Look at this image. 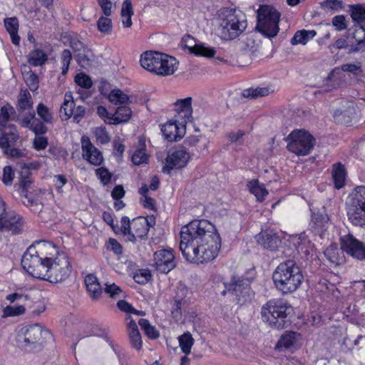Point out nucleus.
<instances>
[{
    "mask_svg": "<svg viewBox=\"0 0 365 365\" xmlns=\"http://www.w3.org/2000/svg\"><path fill=\"white\" fill-rule=\"evenodd\" d=\"M221 247V238L214 225L206 220H193L181 228L180 250L190 263L213 260Z\"/></svg>",
    "mask_w": 365,
    "mask_h": 365,
    "instance_id": "f257e3e1",
    "label": "nucleus"
},
{
    "mask_svg": "<svg viewBox=\"0 0 365 365\" xmlns=\"http://www.w3.org/2000/svg\"><path fill=\"white\" fill-rule=\"evenodd\" d=\"M43 250L48 251L46 257V267L43 279L51 283H59L65 281L72 271L71 262L63 252H59L53 244H45Z\"/></svg>",
    "mask_w": 365,
    "mask_h": 365,
    "instance_id": "f03ea898",
    "label": "nucleus"
},
{
    "mask_svg": "<svg viewBox=\"0 0 365 365\" xmlns=\"http://www.w3.org/2000/svg\"><path fill=\"white\" fill-rule=\"evenodd\" d=\"M220 36L224 41L239 37L247 26L245 13L237 9L222 8L218 11Z\"/></svg>",
    "mask_w": 365,
    "mask_h": 365,
    "instance_id": "7ed1b4c3",
    "label": "nucleus"
},
{
    "mask_svg": "<svg viewBox=\"0 0 365 365\" xmlns=\"http://www.w3.org/2000/svg\"><path fill=\"white\" fill-rule=\"evenodd\" d=\"M272 279L277 289L284 294L296 291L304 279L299 267L294 260L280 263L273 273Z\"/></svg>",
    "mask_w": 365,
    "mask_h": 365,
    "instance_id": "20e7f679",
    "label": "nucleus"
},
{
    "mask_svg": "<svg viewBox=\"0 0 365 365\" xmlns=\"http://www.w3.org/2000/svg\"><path fill=\"white\" fill-rule=\"evenodd\" d=\"M45 244L51 242H38L36 245L30 246L24 252L21 259L22 267L35 278L43 279L46 267V257L48 251L43 250Z\"/></svg>",
    "mask_w": 365,
    "mask_h": 365,
    "instance_id": "39448f33",
    "label": "nucleus"
},
{
    "mask_svg": "<svg viewBox=\"0 0 365 365\" xmlns=\"http://www.w3.org/2000/svg\"><path fill=\"white\" fill-rule=\"evenodd\" d=\"M345 206L349 221L355 226H365V185L356 186L353 190Z\"/></svg>",
    "mask_w": 365,
    "mask_h": 365,
    "instance_id": "423d86ee",
    "label": "nucleus"
},
{
    "mask_svg": "<svg viewBox=\"0 0 365 365\" xmlns=\"http://www.w3.org/2000/svg\"><path fill=\"white\" fill-rule=\"evenodd\" d=\"M279 12L269 5L260 6L257 10V24L256 29L264 36L273 38L279 31Z\"/></svg>",
    "mask_w": 365,
    "mask_h": 365,
    "instance_id": "0eeeda50",
    "label": "nucleus"
},
{
    "mask_svg": "<svg viewBox=\"0 0 365 365\" xmlns=\"http://www.w3.org/2000/svg\"><path fill=\"white\" fill-rule=\"evenodd\" d=\"M288 306L282 300H269L261 309L262 319L269 327L276 329L285 327Z\"/></svg>",
    "mask_w": 365,
    "mask_h": 365,
    "instance_id": "6e6552de",
    "label": "nucleus"
},
{
    "mask_svg": "<svg viewBox=\"0 0 365 365\" xmlns=\"http://www.w3.org/2000/svg\"><path fill=\"white\" fill-rule=\"evenodd\" d=\"M289 138L287 149L297 155H307L314 148L315 139L305 130H294Z\"/></svg>",
    "mask_w": 365,
    "mask_h": 365,
    "instance_id": "1a4fd4ad",
    "label": "nucleus"
},
{
    "mask_svg": "<svg viewBox=\"0 0 365 365\" xmlns=\"http://www.w3.org/2000/svg\"><path fill=\"white\" fill-rule=\"evenodd\" d=\"M47 334H49L48 330L43 329L40 324L29 325L19 331L16 341L19 346L24 348L35 346L40 342L43 336Z\"/></svg>",
    "mask_w": 365,
    "mask_h": 365,
    "instance_id": "9d476101",
    "label": "nucleus"
},
{
    "mask_svg": "<svg viewBox=\"0 0 365 365\" xmlns=\"http://www.w3.org/2000/svg\"><path fill=\"white\" fill-rule=\"evenodd\" d=\"M23 217L14 211L6 212V203L0 197V231H8L13 234L23 230Z\"/></svg>",
    "mask_w": 365,
    "mask_h": 365,
    "instance_id": "9b49d317",
    "label": "nucleus"
},
{
    "mask_svg": "<svg viewBox=\"0 0 365 365\" xmlns=\"http://www.w3.org/2000/svg\"><path fill=\"white\" fill-rule=\"evenodd\" d=\"M85 107L76 106L72 95L66 93L60 109V116L62 120H67L73 117V121L78 123L85 117Z\"/></svg>",
    "mask_w": 365,
    "mask_h": 365,
    "instance_id": "f8f14e48",
    "label": "nucleus"
},
{
    "mask_svg": "<svg viewBox=\"0 0 365 365\" xmlns=\"http://www.w3.org/2000/svg\"><path fill=\"white\" fill-rule=\"evenodd\" d=\"M250 287L247 280L232 278L231 282L226 286V292L231 294L233 301L240 304H245L250 299Z\"/></svg>",
    "mask_w": 365,
    "mask_h": 365,
    "instance_id": "ddd939ff",
    "label": "nucleus"
},
{
    "mask_svg": "<svg viewBox=\"0 0 365 365\" xmlns=\"http://www.w3.org/2000/svg\"><path fill=\"white\" fill-rule=\"evenodd\" d=\"M190 160V153L184 148L179 147L171 150L167 155L163 170L170 173L173 169H182L187 165Z\"/></svg>",
    "mask_w": 365,
    "mask_h": 365,
    "instance_id": "4468645a",
    "label": "nucleus"
},
{
    "mask_svg": "<svg viewBox=\"0 0 365 365\" xmlns=\"http://www.w3.org/2000/svg\"><path fill=\"white\" fill-rule=\"evenodd\" d=\"M155 223V220L152 217L150 220L143 217L134 219L131 222L132 229L128 237V240L135 242L138 240H142L146 238L149 227Z\"/></svg>",
    "mask_w": 365,
    "mask_h": 365,
    "instance_id": "2eb2a0df",
    "label": "nucleus"
},
{
    "mask_svg": "<svg viewBox=\"0 0 365 365\" xmlns=\"http://www.w3.org/2000/svg\"><path fill=\"white\" fill-rule=\"evenodd\" d=\"M341 249L347 254L358 259H365V245L356 239L352 235L348 234L341 237Z\"/></svg>",
    "mask_w": 365,
    "mask_h": 365,
    "instance_id": "dca6fc26",
    "label": "nucleus"
},
{
    "mask_svg": "<svg viewBox=\"0 0 365 365\" xmlns=\"http://www.w3.org/2000/svg\"><path fill=\"white\" fill-rule=\"evenodd\" d=\"M185 121L175 118L169 120L162 127V132L165 139L169 141H178L185 133Z\"/></svg>",
    "mask_w": 365,
    "mask_h": 365,
    "instance_id": "f3484780",
    "label": "nucleus"
},
{
    "mask_svg": "<svg viewBox=\"0 0 365 365\" xmlns=\"http://www.w3.org/2000/svg\"><path fill=\"white\" fill-rule=\"evenodd\" d=\"M154 266L158 272L167 274L175 268L174 255L170 250H161L154 254Z\"/></svg>",
    "mask_w": 365,
    "mask_h": 365,
    "instance_id": "a211bd4d",
    "label": "nucleus"
},
{
    "mask_svg": "<svg viewBox=\"0 0 365 365\" xmlns=\"http://www.w3.org/2000/svg\"><path fill=\"white\" fill-rule=\"evenodd\" d=\"M81 148L82 156L84 160L95 166L102 164L103 162L102 153L91 143L88 138L82 137Z\"/></svg>",
    "mask_w": 365,
    "mask_h": 365,
    "instance_id": "6ab92c4d",
    "label": "nucleus"
},
{
    "mask_svg": "<svg viewBox=\"0 0 365 365\" xmlns=\"http://www.w3.org/2000/svg\"><path fill=\"white\" fill-rule=\"evenodd\" d=\"M19 138V135L14 125L9 124L8 127L0 128V148L3 150L14 146Z\"/></svg>",
    "mask_w": 365,
    "mask_h": 365,
    "instance_id": "aec40b11",
    "label": "nucleus"
},
{
    "mask_svg": "<svg viewBox=\"0 0 365 365\" xmlns=\"http://www.w3.org/2000/svg\"><path fill=\"white\" fill-rule=\"evenodd\" d=\"M257 241L263 248L274 250L280 242L277 235L272 230H266L257 235Z\"/></svg>",
    "mask_w": 365,
    "mask_h": 365,
    "instance_id": "412c9836",
    "label": "nucleus"
},
{
    "mask_svg": "<svg viewBox=\"0 0 365 365\" xmlns=\"http://www.w3.org/2000/svg\"><path fill=\"white\" fill-rule=\"evenodd\" d=\"M178 68L177 60L170 56L164 54L160 58L155 74L159 76H170L174 73Z\"/></svg>",
    "mask_w": 365,
    "mask_h": 365,
    "instance_id": "4be33fe9",
    "label": "nucleus"
},
{
    "mask_svg": "<svg viewBox=\"0 0 365 365\" xmlns=\"http://www.w3.org/2000/svg\"><path fill=\"white\" fill-rule=\"evenodd\" d=\"M192 98L187 97L184 99H180L175 103V110L178 115L175 118L180 120H185L187 123L192 118Z\"/></svg>",
    "mask_w": 365,
    "mask_h": 365,
    "instance_id": "5701e85b",
    "label": "nucleus"
},
{
    "mask_svg": "<svg viewBox=\"0 0 365 365\" xmlns=\"http://www.w3.org/2000/svg\"><path fill=\"white\" fill-rule=\"evenodd\" d=\"M163 53L156 51H145L140 57V65L145 69L156 73V70L158 66L160 58H162Z\"/></svg>",
    "mask_w": 365,
    "mask_h": 365,
    "instance_id": "b1692460",
    "label": "nucleus"
},
{
    "mask_svg": "<svg viewBox=\"0 0 365 365\" xmlns=\"http://www.w3.org/2000/svg\"><path fill=\"white\" fill-rule=\"evenodd\" d=\"M126 322L128 334L131 346L136 350L140 351L142 348L143 341L137 324L131 317H128Z\"/></svg>",
    "mask_w": 365,
    "mask_h": 365,
    "instance_id": "393cba45",
    "label": "nucleus"
},
{
    "mask_svg": "<svg viewBox=\"0 0 365 365\" xmlns=\"http://www.w3.org/2000/svg\"><path fill=\"white\" fill-rule=\"evenodd\" d=\"M85 284L89 296L93 300H98L101 297L103 289L96 275L89 274L86 276Z\"/></svg>",
    "mask_w": 365,
    "mask_h": 365,
    "instance_id": "a878e982",
    "label": "nucleus"
},
{
    "mask_svg": "<svg viewBox=\"0 0 365 365\" xmlns=\"http://www.w3.org/2000/svg\"><path fill=\"white\" fill-rule=\"evenodd\" d=\"M344 82V76L339 68H334L324 80L327 91H331L341 87Z\"/></svg>",
    "mask_w": 365,
    "mask_h": 365,
    "instance_id": "bb28decb",
    "label": "nucleus"
},
{
    "mask_svg": "<svg viewBox=\"0 0 365 365\" xmlns=\"http://www.w3.org/2000/svg\"><path fill=\"white\" fill-rule=\"evenodd\" d=\"M133 14L131 0H124L120 11V19L125 28H130L132 26L133 22L131 18Z\"/></svg>",
    "mask_w": 365,
    "mask_h": 365,
    "instance_id": "cd10ccee",
    "label": "nucleus"
},
{
    "mask_svg": "<svg viewBox=\"0 0 365 365\" xmlns=\"http://www.w3.org/2000/svg\"><path fill=\"white\" fill-rule=\"evenodd\" d=\"M324 255L327 259L334 264H340L344 262V250L336 245L328 247L324 251Z\"/></svg>",
    "mask_w": 365,
    "mask_h": 365,
    "instance_id": "c85d7f7f",
    "label": "nucleus"
},
{
    "mask_svg": "<svg viewBox=\"0 0 365 365\" xmlns=\"http://www.w3.org/2000/svg\"><path fill=\"white\" fill-rule=\"evenodd\" d=\"M247 187L249 191L256 197L257 200L259 202L263 201L269 193L264 185L260 184L257 179L249 181Z\"/></svg>",
    "mask_w": 365,
    "mask_h": 365,
    "instance_id": "c756f323",
    "label": "nucleus"
},
{
    "mask_svg": "<svg viewBox=\"0 0 365 365\" xmlns=\"http://www.w3.org/2000/svg\"><path fill=\"white\" fill-rule=\"evenodd\" d=\"M4 26L9 33L11 41L15 45H19L20 37L18 35L19 21L16 17L7 18L4 19Z\"/></svg>",
    "mask_w": 365,
    "mask_h": 365,
    "instance_id": "7c9ffc66",
    "label": "nucleus"
},
{
    "mask_svg": "<svg viewBox=\"0 0 365 365\" xmlns=\"http://www.w3.org/2000/svg\"><path fill=\"white\" fill-rule=\"evenodd\" d=\"M317 33L314 30H299L297 31L294 36L291 39V43L292 45H305L307 42L312 39Z\"/></svg>",
    "mask_w": 365,
    "mask_h": 365,
    "instance_id": "2f4dec72",
    "label": "nucleus"
},
{
    "mask_svg": "<svg viewBox=\"0 0 365 365\" xmlns=\"http://www.w3.org/2000/svg\"><path fill=\"white\" fill-rule=\"evenodd\" d=\"M47 59V54L39 48L31 51L28 55V62L34 66H40L43 65Z\"/></svg>",
    "mask_w": 365,
    "mask_h": 365,
    "instance_id": "473e14b6",
    "label": "nucleus"
},
{
    "mask_svg": "<svg viewBox=\"0 0 365 365\" xmlns=\"http://www.w3.org/2000/svg\"><path fill=\"white\" fill-rule=\"evenodd\" d=\"M345 177L346 172L344 167L341 163L334 165L332 178L334 180V187L336 189H340L344 185Z\"/></svg>",
    "mask_w": 365,
    "mask_h": 365,
    "instance_id": "72a5a7b5",
    "label": "nucleus"
},
{
    "mask_svg": "<svg viewBox=\"0 0 365 365\" xmlns=\"http://www.w3.org/2000/svg\"><path fill=\"white\" fill-rule=\"evenodd\" d=\"M273 90L269 87H257L245 89L242 91L245 98H257L258 97L267 96L272 93Z\"/></svg>",
    "mask_w": 365,
    "mask_h": 365,
    "instance_id": "f704fd0d",
    "label": "nucleus"
},
{
    "mask_svg": "<svg viewBox=\"0 0 365 365\" xmlns=\"http://www.w3.org/2000/svg\"><path fill=\"white\" fill-rule=\"evenodd\" d=\"M33 99L27 90H22L18 99L17 108L19 111H24L33 107Z\"/></svg>",
    "mask_w": 365,
    "mask_h": 365,
    "instance_id": "c9c22d12",
    "label": "nucleus"
},
{
    "mask_svg": "<svg viewBox=\"0 0 365 365\" xmlns=\"http://www.w3.org/2000/svg\"><path fill=\"white\" fill-rule=\"evenodd\" d=\"M132 114L131 109L128 106H120L113 115L114 123L118 124L128 121Z\"/></svg>",
    "mask_w": 365,
    "mask_h": 365,
    "instance_id": "e433bc0d",
    "label": "nucleus"
},
{
    "mask_svg": "<svg viewBox=\"0 0 365 365\" xmlns=\"http://www.w3.org/2000/svg\"><path fill=\"white\" fill-rule=\"evenodd\" d=\"M190 53L197 56L205 57H213L216 53L214 48L205 46L204 44H195L193 46L189 47Z\"/></svg>",
    "mask_w": 365,
    "mask_h": 365,
    "instance_id": "4c0bfd02",
    "label": "nucleus"
},
{
    "mask_svg": "<svg viewBox=\"0 0 365 365\" xmlns=\"http://www.w3.org/2000/svg\"><path fill=\"white\" fill-rule=\"evenodd\" d=\"M138 324L145 334L151 339H156L159 337V331L153 326L148 319H140Z\"/></svg>",
    "mask_w": 365,
    "mask_h": 365,
    "instance_id": "58836bf2",
    "label": "nucleus"
},
{
    "mask_svg": "<svg viewBox=\"0 0 365 365\" xmlns=\"http://www.w3.org/2000/svg\"><path fill=\"white\" fill-rule=\"evenodd\" d=\"M36 113L45 123L51 124L53 120V115L49 108L43 103H39L36 106Z\"/></svg>",
    "mask_w": 365,
    "mask_h": 365,
    "instance_id": "ea45409f",
    "label": "nucleus"
},
{
    "mask_svg": "<svg viewBox=\"0 0 365 365\" xmlns=\"http://www.w3.org/2000/svg\"><path fill=\"white\" fill-rule=\"evenodd\" d=\"M91 51L87 48L78 52V53L74 54L78 65L83 68H88L91 66Z\"/></svg>",
    "mask_w": 365,
    "mask_h": 365,
    "instance_id": "a19ab883",
    "label": "nucleus"
},
{
    "mask_svg": "<svg viewBox=\"0 0 365 365\" xmlns=\"http://www.w3.org/2000/svg\"><path fill=\"white\" fill-rule=\"evenodd\" d=\"M193 343L194 339L189 332L185 333L179 337L180 346L185 354L190 353Z\"/></svg>",
    "mask_w": 365,
    "mask_h": 365,
    "instance_id": "79ce46f5",
    "label": "nucleus"
},
{
    "mask_svg": "<svg viewBox=\"0 0 365 365\" xmlns=\"http://www.w3.org/2000/svg\"><path fill=\"white\" fill-rule=\"evenodd\" d=\"M97 28L101 33L110 34L113 30L112 20L108 16H101L97 21Z\"/></svg>",
    "mask_w": 365,
    "mask_h": 365,
    "instance_id": "37998d69",
    "label": "nucleus"
},
{
    "mask_svg": "<svg viewBox=\"0 0 365 365\" xmlns=\"http://www.w3.org/2000/svg\"><path fill=\"white\" fill-rule=\"evenodd\" d=\"M26 308L24 305H14V306H7L3 309V317H18L22 315L25 313Z\"/></svg>",
    "mask_w": 365,
    "mask_h": 365,
    "instance_id": "c03bdc74",
    "label": "nucleus"
},
{
    "mask_svg": "<svg viewBox=\"0 0 365 365\" xmlns=\"http://www.w3.org/2000/svg\"><path fill=\"white\" fill-rule=\"evenodd\" d=\"M351 16L354 21L358 23L365 21V6L356 4L351 6Z\"/></svg>",
    "mask_w": 365,
    "mask_h": 365,
    "instance_id": "a18cd8bd",
    "label": "nucleus"
},
{
    "mask_svg": "<svg viewBox=\"0 0 365 365\" xmlns=\"http://www.w3.org/2000/svg\"><path fill=\"white\" fill-rule=\"evenodd\" d=\"M108 99L110 102L115 104H123L129 101L128 95L123 93L119 89L113 90L108 95Z\"/></svg>",
    "mask_w": 365,
    "mask_h": 365,
    "instance_id": "49530a36",
    "label": "nucleus"
},
{
    "mask_svg": "<svg viewBox=\"0 0 365 365\" xmlns=\"http://www.w3.org/2000/svg\"><path fill=\"white\" fill-rule=\"evenodd\" d=\"M33 180L30 176L29 169L24 168L20 173L19 185L25 192H27L28 189L31 187Z\"/></svg>",
    "mask_w": 365,
    "mask_h": 365,
    "instance_id": "de8ad7c7",
    "label": "nucleus"
},
{
    "mask_svg": "<svg viewBox=\"0 0 365 365\" xmlns=\"http://www.w3.org/2000/svg\"><path fill=\"white\" fill-rule=\"evenodd\" d=\"M24 79L31 91H35L38 88V78L36 74L32 71H29L24 76Z\"/></svg>",
    "mask_w": 365,
    "mask_h": 365,
    "instance_id": "09e8293b",
    "label": "nucleus"
},
{
    "mask_svg": "<svg viewBox=\"0 0 365 365\" xmlns=\"http://www.w3.org/2000/svg\"><path fill=\"white\" fill-rule=\"evenodd\" d=\"M131 159L134 165H139L148 163V155L145 153V149L142 148L137 149L134 152Z\"/></svg>",
    "mask_w": 365,
    "mask_h": 365,
    "instance_id": "8fccbe9b",
    "label": "nucleus"
},
{
    "mask_svg": "<svg viewBox=\"0 0 365 365\" xmlns=\"http://www.w3.org/2000/svg\"><path fill=\"white\" fill-rule=\"evenodd\" d=\"M297 333L294 331H287L283 334L279 341L281 346L289 348L292 346L297 341Z\"/></svg>",
    "mask_w": 365,
    "mask_h": 365,
    "instance_id": "3c124183",
    "label": "nucleus"
},
{
    "mask_svg": "<svg viewBox=\"0 0 365 365\" xmlns=\"http://www.w3.org/2000/svg\"><path fill=\"white\" fill-rule=\"evenodd\" d=\"M6 299L12 304L16 301H27L29 299V296L23 289L19 288L15 292L8 294Z\"/></svg>",
    "mask_w": 365,
    "mask_h": 365,
    "instance_id": "603ef678",
    "label": "nucleus"
},
{
    "mask_svg": "<svg viewBox=\"0 0 365 365\" xmlns=\"http://www.w3.org/2000/svg\"><path fill=\"white\" fill-rule=\"evenodd\" d=\"M66 39L67 41L65 42V44L68 45L73 49L74 54L78 53V52L86 48L83 43L75 36H69Z\"/></svg>",
    "mask_w": 365,
    "mask_h": 365,
    "instance_id": "864d4df0",
    "label": "nucleus"
},
{
    "mask_svg": "<svg viewBox=\"0 0 365 365\" xmlns=\"http://www.w3.org/2000/svg\"><path fill=\"white\" fill-rule=\"evenodd\" d=\"M341 71L348 72L354 76H359L363 71L361 63L360 62L357 63H345L341 66L339 68Z\"/></svg>",
    "mask_w": 365,
    "mask_h": 365,
    "instance_id": "5fc2aeb1",
    "label": "nucleus"
},
{
    "mask_svg": "<svg viewBox=\"0 0 365 365\" xmlns=\"http://www.w3.org/2000/svg\"><path fill=\"white\" fill-rule=\"evenodd\" d=\"M30 130L35 133L36 135L45 134L48 129L45 125V123L37 118H35L32 122Z\"/></svg>",
    "mask_w": 365,
    "mask_h": 365,
    "instance_id": "6e6d98bb",
    "label": "nucleus"
},
{
    "mask_svg": "<svg viewBox=\"0 0 365 365\" xmlns=\"http://www.w3.org/2000/svg\"><path fill=\"white\" fill-rule=\"evenodd\" d=\"M96 1L103 14L106 16H110L115 9V4L113 3L110 0Z\"/></svg>",
    "mask_w": 365,
    "mask_h": 365,
    "instance_id": "4d7b16f0",
    "label": "nucleus"
},
{
    "mask_svg": "<svg viewBox=\"0 0 365 365\" xmlns=\"http://www.w3.org/2000/svg\"><path fill=\"white\" fill-rule=\"evenodd\" d=\"M353 38L359 47L365 46V29L362 26L355 27Z\"/></svg>",
    "mask_w": 365,
    "mask_h": 365,
    "instance_id": "13d9d810",
    "label": "nucleus"
},
{
    "mask_svg": "<svg viewBox=\"0 0 365 365\" xmlns=\"http://www.w3.org/2000/svg\"><path fill=\"white\" fill-rule=\"evenodd\" d=\"M14 170L11 166L7 165L4 168L1 180L5 185H11L14 179Z\"/></svg>",
    "mask_w": 365,
    "mask_h": 365,
    "instance_id": "bf43d9fd",
    "label": "nucleus"
},
{
    "mask_svg": "<svg viewBox=\"0 0 365 365\" xmlns=\"http://www.w3.org/2000/svg\"><path fill=\"white\" fill-rule=\"evenodd\" d=\"M94 135L97 141L101 144H106L110 141V137L104 127L96 128Z\"/></svg>",
    "mask_w": 365,
    "mask_h": 365,
    "instance_id": "052dcab7",
    "label": "nucleus"
},
{
    "mask_svg": "<svg viewBox=\"0 0 365 365\" xmlns=\"http://www.w3.org/2000/svg\"><path fill=\"white\" fill-rule=\"evenodd\" d=\"M104 292L106 294H108L109 297L115 299L120 296L122 290L115 283L107 282L105 284Z\"/></svg>",
    "mask_w": 365,
    "mask_h": 365,
    "instance_id": "680f3d73",
    "label": "nucleus"
},
{
    "mask_svg": "<svg viewBox=\"0 0 365 365\" xmlns=\"http://www.w3.org/2000/svg\"><path fill=\"white\" fill-rule=\"evenodd\" d=\"M96 173L104 185H108L110 182L112 174L107 168L103 167L99 168L96 170Z\"/></svg>",
    "mask_w": 365,
    "mask_h": 365,
    "instance_id": "e2e57ef3",
    "label": "nucleus"
},
{
    "mask_svg": "<svg viewBox=\"0 0 365 365\" xmlns=\"http://www.w3.org/2000/svg\"><path fill=\"white\" fill-rule=\"evenodd\" d=\"M322 8L326 11H337L342 7L339 0H326L321 4Z\"/></svg>",
    "mask_w": 365,
    "mask_h": 365,
    "instance_id": "0e129e2a",
    "label": "nucleus"
},
{
    "mask_svg": "<svg viewBox=\"0 0 365 365\" xmlns=\"http://www.w3.org/2000/svg\"><path fill=\"white\" fill-rule=\"evenodd\" d=\"M72 59V54L69 49H64L61 53L62 74L65 75L69 68V65Z\"/></svg>",
    "mask_w": 365,
    "mask_h": 365,
    "instance_id": "69168bd1",
    "label": "nucleus"
},
{
    "mask_svg": "<svg viewBox=\"0 0 365 365\" xmlns=\"http://www.w3.org/2000/svg\"><path fill=\"white\" fill-rule=\"evenodd\" d=\"M13 110V108L10 106H5L1 108L0 111V128L8 127L6 123L9 120L10 113Z\"/></svg>",
    "mask_w": 365,
    "mask_h": 365,
    "instance_id": "338daca9",
    "label": "nucleus"
},
{
    "mask_svg": "<svg viewBox=\"0 0 365 365\" xmlns=\"http://www.w3.org/2000/svg\"><path fill=\"white\" fill-rule=\"evenodd\" d=\"M76 83L82 88H90L93 85L91 79L84 73H79L75 78Z\"/></svg>",
    "mask_w": 365,
    "mask_h": 365,
    "instance_id": "774afa93",
    "label": "nucleus"
}]
</instances>
